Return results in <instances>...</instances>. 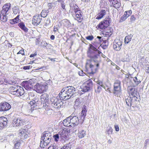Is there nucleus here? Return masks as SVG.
I'll return each instance as SVG.
<instances>
[{"instance_id": "obj_1", "label": "nucleus", "mask_w": 149, "mask_h": 149, "mask_svg": "<svg viewBox=\"0 0 149 149\" xmlns=\"http://www.w3.org/2000/svg\"><path fill=\"white\" fill-rule=\"evenodd\" d=\"M89 46L87 52V55L88 57L90 58L89 61H93L95 63L96 67L99 68L100 64L101 62V57L100 54H101L102 57L104 58L105 57V56L98 49L99 47L97 49L92 44H90Z\"/></svg>"}, {"instance_id": "obj_2", "label": "nucleus", "mask_w": 149, "mask_h": 149, "mask_svg": "<svg viewBox=\"0 0 149 149\" xmlns=\"http://www.w3.org/2000/svg\"><path fill=\"white\" fill-rule=\"evenodd\" d=\"M86 112L87 107L86 106L84 105L82 107L80 117L79 118L76 116H72V115H71L70 116V120H71V127H74L77 126L79 124V122L81 123H83L85 118Z\"/></svg>"}, {"instance_id": "obj_3", "label": "nucleus", "mask_w": 149, "mask_h": 149, "mask_svg": "<svg viewBox=\"0 0 149 149\" xmlns=\"http://www.w3.org/2000/svg\"><path fill=\"white\" fill-rule=\"evenodd\" d=\"M73 10L75 15V19L79 23H81L83 19L84 16L83 13L77 5L74 3Z\"/></svg>"}, {"instance_id": "obj_4", "label": "nucleus", "mask_w": 149, "mask_h": 149, "mask_svg": "<svg viewBox=\"0 0 149 149\" xmlns=\"http://www.w3.org/2000/svg\"><path fill=\"white\" fill-rule=\"evenodd\" d=\"M27 120L26 119L19 116L15 118L13 120L11 126L13 127L21 126L25 124Z\"/></svg>"}, {"instance_id": "obj_5", "label": "nucleus", "mask_w": 149, "mask_h": 149, "mask_svg": "<svg viewBox=\"0 0 149 149\" xmlns=\"http://www.w3.org/2000/svg\"><path fill=\"white\" fill-rule=\"evenodd\" d=\"M41 101H40L38 97H35L30 101L29 104L31 107V111L36 109L40 107H43L42 104H41Z\"/></svg>"}, {"instance_id": "obj_6", "label": "nucleus", "mask_w": 149, "mask_h": 149, "mask_svg": "<svg viewBox=\"0 0 149 149\" xmlns=\"http://www.w3.org/2000/svg\"><path fill=\"white\" fill-rule=\"evenodd\" d=\"M113 92L116 96L120 97L121 93V82L118 80H116L114 83Z\"/></svg>"}, {"instance_id": "obj_7", "label": "nucleus", "mask_w": 149, "mask_h": 149, "mask_svg": "<svg viewBox=\"0 0 149 149\" xmlns=\"http://www.w3.org/2000/svg\"><path fill=\"white\" fill-rule=\"evenodd\" d=\"M47 85V84L46 83L40 84L37 83L34 86V87L37 92L41 93L45 92L47 90L48 88Z\"/></svg>"}, {"instance_id": "obj_8", "label": "nucleus", "mask_w": 149, "mask_h": 149, "mask_svg": "<svg viewBox=\"0 0 149 149\" xmlns=\"http://www.w3.org/2000/svg\"><path fill=\"white\" fill-rule=\"evenodd\" d=\"M111 22V19L109 17V16H108L105 18L103 21L101 22L97 25V27L98 29H104L107 28L109 26Z\"/></svg>"}, {"instance_id": "obj_9", "label": "nucleus", "mask_w": 149, "mask_h": 149, "mask_svg": "<svg viewBox=\"0 0 149 149\" xmlns=\"http://www.w3.org/2000/svg\"><path fill=\"white\" fill-rule=\"evenodd\" d=\"M88 61L89 63H86V71L89 73L90 74H93L96 72L98 68L96 67V68H95L94 65L91 64V62L92 61H89V60Z\"/></svg>"}, {"instance_id": "obj_10", "label": "nucleus", "mask_w": 149, "mask_h": 149, "mask_svg": "<svg viewBox=\"0 0 149 149\" xmlns=\"http://www.w3.org/2000/svg\"><path fill=\"white\" fill-rule=\"evenodd\" d=\"M52 134L48 132H44L42 134L41 138L42 139L43 143L47 145L51 141L52 139Z\"/></svg>"}, {"instance_id": "obj_11", "label": "nucleus", "mask_w": 149, "mask_h": 149, "mask_svg": "<svg viewBox=\"0 0 149 149\" xmlns=\"http://www.w3.org/2000/svg\"><path fill=\"white\" fill-rule=\"evenodd\" d=\"M93 86L92 81L91 79H89L86 81L85 84L83 85V88H81V91L84 92H88L92 89Z\"/></svg>"}, {"instance_id": "obj_12", "label": "nucleus", "mask_w": 149, "mask_h": 149, "mask_svg": "<svg viewBox=\"0 0 149 149\" xmlns=\"http://www.w3.org/2000/svg\"><path fill=\"white\" fill-rule=\"evenodd\" d=\"M49 96L47 93L42 94L40 96L41 104H42L43 107L48 106L49 104Z\"/></svg>"}, {"instance_id": "obj_13", "label": "nucleus", "mask_w": 149, "mask_h": 149, "mask_svg": "<svg viewBox=\"0 0 149 149\" xmlns=\"http://www.w3.org/2000/svg\"><path fill=\"white\" fill-rule=\"evenodd\" d=\"M9 122L6 118L0 117V130L8 126Z\"/></svg>"}, {"instance_id": "obj_14", "label": "nucleus", "mask_w": 149, "mask_h": 149, "mask_svg": "<svg viewBox=\"0 0 149 149\" xmlns=\"http://www.w3.org/2000/svg\"><path fill=\"white\" fill-rule=\"evenodd\" d=\"M68 88L66 91L67 94L70 98L71 97H73L76 96L75 89L73 86H68Z\"/></svg>"}, {"instance_id": "obj_15", "label": "nucleus", "mask_w": 149, "mask_h": 149, "mask_svg": "<svg viewBox=\"0 0 149 149\" xmlns=\"http://www.w3.org/2000/svg\"><path fill=\"white\" fill-rule=\"evenodd\" d=\"M122 42L119 40H115L113 42V48L116 51H119L121 48Z\"/></svg>"}, {"instance_id": "obj_16", "label": "nucleus", "mask_w": 149, "mask_h": 149, "mask_svg": "<svg viewBox=\"0 0 149 149\" xmlns=\"http://www.w3.org/2000/svg\"><path fill=\"white\" fill-rule=\"evenodd\" d=\"M11 108V105L7 102L3 103L0 105V111H6Z\"/></svg>"}, {"instance_id": "obj_17", "label": "nucleus", "mask_w": 149, "mask_h": 149, "mask_svg": "<svg viewBox=\"0 0 149 149\" xmlns=\"http://www.w3.org/2000/svg\"><path fill=\"white\" fill-rule=\"evenodd\" d=\"M11 6V5L10 3H7L4 4L2 7V10L1 12V14L2 15L8 14L7 12L10 9Z\"/></svg>"}, {"instance_id": "obj_18", "label": "nucleus", "mask_w": 149, "mask_h": 149, "mask_svg": "<svg viewBox=\"0 0 149 149\" xmlns=\"http://www.w3.org/2000/svg\"><path fill=\"white\" fill-rule=\"evenodd\" d=\"M12 94L19 97L24 94V92L23 88L20 86L15 92H13Z\"/></svg>"}, {"instance_id": "obj_19", "label": "nucleus", "mask_w": 149, "mask_h": 149, "mask_svg": "<svg viewBox=\"0 0 149 149\" xmlns=\"http://www.w3.org/2000/svg\"><path fill=\"white\" fill-rule=\"evenodd\" d=\"M109 1L112 3V5H111V7H114L117 9L120 7L121 6V2L120 0H109Z\"/></svg>"}, {"instance_id": "obj_20", "label": "nucleus", "mask_w": 149, "mask_h": 149, "mask_svg": "<svg viewBox=\"0 0 149 149\" xmlns=\"http://www.w3.org/2000/svg\"><path fill=\"white\" fill-rule=\"evenodd\" d=\"M26 130L25 129H21L19 130V132L18 134L19 136L22 139H26L28 136V134L26 133Z\"/></svg>"}, {"instance_id": "obj_21", "label": "nucleus", "mask_w": 149, "mask_h": 149, "mask_svg": "<svg viewBox=\"0 0 149 149\" xmlns=\"http://www.w3.org/2000/svg\"><path fill=\"white\" fill-rule=\"evenodd\" d=\"M41 20V18H39V16H34L32 20V24L34 26H37L40 24Z\"/></svg>"}, {"instance_id": "obj_22", "label": "nucleus", "mask_w": 149, "mask_h": 149, "mask_svg": "<svg viewBox=\"0 0 149 149\" xmlns=\"http://www.w3.org/2000/svg\"><path fill=\"white\" fill-rule=\"evenodd\" d=\"M70 118V117L69 116L63 120V123L64 126L67 127H71Z\"/></svg>"}, {"instance_id": "obj_23", "label": "nucleus", "mask_w": 149, "mask_h": 149, "mask_svg": "<svg viewBox=\"0 0 149 149\" xmlns=\"http://www.w3.org/2000/svg\"><path fill=\"white\" fill-rule=\"evenodd\" d=\"M106 10H105L102 9L97 15L96 19H99L102 18L106 14Z\"/></svg>"}, {"instance_id": "obj_24", "label": "nucleus", "mask_w": 149, "mask_h": 149, "mask_svg": "<svg viewBox=\"0 0 149 149\" xmlns=\"http://www.w3.org/2000/svg\"><path fill=\"white\" fill-rule=\"evenodd\" d=\"M18 26L24 32L26 33L28 31V29L26 27L24 22H20L18 24Z\"/></svg>"}, {"instance_id": "obj_25", "label": "nucleus", "mask_w": 149, "mask_h": 149, "mask_svg": "<svg viewBox=\"0 0 149 149\" xmlns=\"http://www.w3.org/2000/svg\"><path fill=\"white\" fill-rule=\"evenodd\" d=\"M31 83V81H24L22 83L23 85L26 88L30 89L32 88L33 87Z\"/></svg>"}, {"instance_id": "obj_26", "label": "nucleus", "mask_w": 149, "mask_h": 149, "mask_svg": "<svg viewBox=\"0 0 149 149\" xmlns=\"http://www.w3.org/2000/svg\"><path fill=\"white\" fill-rule=\"evenodd\" d=\"M19 15H18L16 17L13 19L10 20V23L12 24H14L18 23L19 22H21V20L19 19Z\"/></svg>"}, {"instance_id": "obj_27", "label": "nucleus", "mask_w": 149, "mask_h": 149, "mask_svg": "<svg viewBox=\"0 0 149 149\" xmlns=\"http://www.w3.org/2000/svg\"><path fill=\"white\" fill-rule=\"evenodd\" d=\"M129 90L131 91V95L132 97H136L139 94V93L137 91V90L135 88H132Z\"/></svg>"}, {"instance_id": "obj_28", "label": "nucleus", "mask_w": 149, "mask_h": 149, "mask_svg": "<svg viewBox=\"0 0 149 149\" xmlns=\"http://www.w3.org/2000/svg\"><path fill=\"white\" fill-rule=\"evenodd\" d=\"M59 97L60 99H62L64 101L70 98L68 95L67 94L66 91L60 95Z\"/></svg>"}, {"instance_id": "obj_29", "label": "nucleus", "mask_w": 149, "mask_h": 149, "mask_svg": "<svg viewBox=\"0 0 149 149\" xmlns=\"http://www.w3.org/2000/svg\"><path fill=\"white\" fill-rule=\"evenodd\" d=\"M72 145V142H70L64 145V146L60 149H71Z\"/></svg>"}, {"instance_id": "obj_30", "label": "nucleus", "mask_w": 149, "mask_h": 149, "mask_svg": "<svg viewBox=\"0 0 149 149\" xmlns=\"http://www.w3.org/2000/svg\"><path fill=\"white\" fill-rule=\"evenodd\" d=\"M59 99L56 97H54L51 98L50 100L51 103L52 105V106L54 107V105H55Z\"/></svg>"}, {"instance_id": "obj_31", "label": "nucleus", "mask_w": 149, "mask_h": 149, "mask_svg": "<svg viewBox=\"0 0 149 149\" xmlns=\"http://www.w3.org/2000/svg\"><path fill=\"white\" fill-rule=\"evenodd\" d=\"M132 104L133 106H132V107H134V106H136V105L138 104V102L139 100H137L138 98L137 97H132Z\"/></svg>"}, {"instance_id": "obj_32", "label": "nucleus", "mask_w": 149, "mask_h": 149, "mask_svg": "<svg viewBox=\"0 0 149 149\" xmlns=\"http://www.w3.org/2000/svg\"><path fill=\"white\" fill-rule=\"evenodd\" d=\"M132 97H128L127 98L125 99L126 103L127 105L128 106L131 107L132 105Z\"/></svg>"}, {"instance_id": "obj_33", "label": "nucleus", "mask_w": 149, "mask_h": 149, "mask_svg": "<svg viewBox=\"0 0 149 149\" xmlns=\"http://www.w3.org/2000/svg\"><path fill=\"white\" fill-rule=\"evenodd\" d=\"M86 131L84 130H82L79 132L78 137L80 139L83 138L86 136Z\"/></svg>"}, {"instance_id": "obj_34", "label": "nucleus", "mask_w": 149, "mask_h": 149, "mask_svg": "<svg viewBox=\"0 0 149 149\" xmlns=\"http://www.w3.org/2000/svg\"><path fill=\"white\" fill-rule=\"evenodd\" d=\"M132 36L131 34L125 37L124 42L125 44H128L131 40Z\"/></svg>"}, {"instance_id": "obj_35", "label": "nucleus", "mask_w": 149, "mask_h": 149, "mask_svg": "<svg viewBox=\"0 0 149 149\" xmlns=\"http://www.w3.org/2000/svg\"><path fill=\"white\" fill-rule=\"evenodd\" d=\"M48 13V10H43L41 13V17H45L47 16Z\"/></svg>"}, {"instance_id": "obj_36", "label": "nucleus", "mask_w": 149, "mask_h": 149, "mask_svg": "<svg viewBox=\"0 0 149 149\" xmlns=\"http://www.w3.org/2000/svg\"><path fill=\"white\" fill-rule=\"evenodd\" d=\"M6 15V14L2 15L1 13L0 14L1 20L3 22H5L7 20L8 17Z\"/></svg>"}, {"instance_id": "obj_37", "label": "nucleus", "mask_w": 149, "mask_h": 149, "mask_svg": "<svg viewBox=\"0 0 149 149\" xmlns=\"http://www.w3.org/2000/svg\"><path fill=\"white\" fill-rule=\"evenodd\" d=\"M20 86H14L11 87L10 88V91L11 92V94H12L13 92H15L17 90V88Z\"/></svg>"}, {"instance_id": "obj_38", "label": "nucleus", "mask_w": 149, "mask_h": 149, "mask_svg": "<svg viewBox=\"0 0 149 149\" xmlns=\"http://www.w3.org/2000/svg\"><path fill=\"white\" fill-rule=\"evenodd\" d=\"M23 143L22 140H20L19 141H17V143L15 144L14 148L15 149H18L19 148L20 145Z\"/></svg>"}, {"instance_id": "obj_39", "label": "nucleus", "mask_w": 149, "mask_h": 149, "mask_svg": "<svg viewBox=\"0 0 149 149\" xmlns=\"http://www.w3.org/2000/svg\"><path fill=\"white\" fill-rule=\"evenodd\" d=\"M104 38L102 37H100L99 36H97L96 39V41H97V42L99 43L100 45L101 44H102Z\"/></svg>"}, {"instance_id": "obj_40", "label": "nucleus", "mask_w": 149, "mask_h": 149, "mask_svg": "<svg viewBox=\"0 0 149 149\" xmlns=\"http://www.w3.org/2000/svg\"><path fill=\"white\" fill-rule=\"evenodd\" d=\"M61 102V99H59L58 101L56 102V104H55V105H54V107L56 108H60L61 107V104L60 102Z\"/></svg>"}, {"instance_id": "obj_41", "label": "nucleus", "mask_w": 149, "mask_h": 149, "mask_svg": "<svg viewBox=\"0 0 149 149\" xmlns=\"http://www.w3.org/2000/svg\"><path fill=\"white\" fill-rule=\"evenodd\" d=\"M133 81L136 85H138L141 83L140 80L135 77L134 78Z\"/></svg>"}, {"instance_id": "obj_42", "label": "nucleus", "mask_w": 149, "mask_h": 149, "mask_svg": "<svg viewBox=\"0 0 149 149\" xmlns=\"http://www.w3.org/2000/svg\"><path fill=\"white\" fill-rule=\"evenodd\" d=\"M127 18V17L126 16L125 14H124L120 18L119 21V22H122L125 21Z\"/></svg>"}, {"instance_id": "obj_43", "label": "nucleus", "mask_w": 149, "mask_h": 149, "mask_svg": "<svg viewBox=\"0 0 149 149\" xmlns=\"http://www.w3.org/2000/svg\"><path fill=\"white\" fill-rule=\"evenodd\" d=\"M53 137L54 140L56 142H57L59 138V135L58 134H56L53 135Z\"/></svg>"}, {"instance_id": "obj_44", "label": "nucleus", "mask_w": 149, "mask_h": 149, "mask_svg": "<svg viewBox=\"0 0 149 149\" xmlns=\"http://www.w3.org/2000/svg\"><path fill=\"white\" fill-rule=\"evenodd\" d=\"M130 58L128 55H126L125 57L123 59L122 61L123 62H128L130 61Z\"/></svg>"}, {"instance_id": "obj_45", "label": "nucleus", "mask_w": 149, "mask_h": 149, "mask_svg": "<svg viewBox=\"0 0 149 149\" xmlns=\"http://www.w3.org/2000/svg\"><path fill=\"white\" fill-rule=\"evenodd\" d=\"M68 88V87L67 86L64 88L63 89H62L61 92L59 94V95L60 96L63 93L65 92L66 91H67V89Z\"/></svg>"}, {"instance_id": "obj_46", "label": "nucleus", "mask_w": 149, "mask_h": 149, "mask_svg": "<svg viewBox=\"0 0 149 149\" xmlns=\"http://www.w3.org/2000/svg\"><path fill=\"white\" fill-rule=\"evenodd\" d=\"M97 89H95V91L96 93H99L102 89L101 86L99 85H97Z\"/></svg>"}, {"instance_id": "obj_47", "label": "nucleus", "mask_w": 149, "mask_h": 149, "mask_svg": "<svg viewBox=\"0 0 149 149\" xmlns=\"http://www.w3.org/2000/svg\"><path fill=\"white\" fill-rule=\"evenodd\" d=\"M132 13V11L131 10H130L128 11H126L125 12L124 14H125L126 16L127 17V18L129 16L131 15Z\"/></svg>"}, {"instance_id": "obj_48", "label": "nucleus", "mask_w": 149, "mask_h": 149, "mask_svg": "<svg viewBox=\"0 0 149 149\" xmlns=\"http://www.w3.org/2000/svg\"><path fill=\"white\" fill-rule=\"evenodd\" d=\"M108 45V44H101V45H100V47H101L104 49H105L107 48Z\"/></svg>"}, {"instance_id": "obj_49", "label": "nucleus", "mask_w": 149, "mask_h": 149, "mask_svg": "<svg viewBox=\"0 0 149 149\" xmlns=\"http://www.w3.org/2000/svg\"><path fill=\"white\" fill-rule=\"evenodd\" d=\"M19 10V8L18 7H15L13 8V11L15 14H16L18 11Z\"/></svg>"}, {"instance_id": "obj_50", "label": "nucleus", "mask_w": 149, "mask_h": 149, "mask_svg": "<svg viewBox=\"0 0 149 149\" xmlns=\"http://www.w3.org/2000/svg\"><path fill=\"white\" fill-rule=\"evenodd\" d=\"M58 1L59 2H61V5L62 8L63 9H65V6L64 1L62 0H58Z\"/></svg>"}, {"instance_id": "obj_51", "label": "nucleus", "mask_w": 149, "mask_h": 149, "mask_svg": "<svg viewBox=\"0 0 149 149\" xmlns=\"http://www.w3.org/2000/svg\"><path fill=\"white\" fill-rule=\"evenodd\" d=\"M86 39L89 40H92L94 38V37L92 35L88 36L85 38Z\"/></svg>"}, {"instance_id": "obj_52", "label": "nucleus", "mask_w": 149, "mask_h": 149, "mask_svg": "<svg viewBox=\"0 0 149 149\" xmlns=\"http://www.w3.org/2000/svg\"><path fill=\"white\" fill-rule=\"evenodd\" d=\"M97 84H99L98 85H99L100 86H101L102 87H103L104 89H105L104 86L102 82L100 81L99 80L97 81Z\"/></svg>"}, {"instance_id": "obj_53", "label": "nucleus", "mask_w": 149, "mask_h": 149, "mask_svg": "<svg viewBox=\"0 0 149 149\" xmlns=\"http://www.w3.org/2000/svg\"><path fill=\"white\" fill-rule=\"evenodd\" d=\"M136 18L134 15H132L130 17V20L131 22H133L136 20Z\"/></svg>"}, {"instance_id": "obj_54", "label": "nucleus", "mask_w": 149, "mask_h": 149, "mask_svg": "<svg viewBox=\"0 0 149 149\" xmlns=\"http://www.w3.org/2000/svg\"><path fill=\"white\" fill-rule=\"evenodd\" d=\"M32 67V66L31 65H27L26 66H24L22 68H23V69L25 70H29L30 68H31Z\"/></svg>"}, {"instance_id": "obj_55", "label": "nucleus", "mask_w": 149, "mask_h": 149, "mask_svg": "<svg viewBox=\"0 0 149 149\" xmlns=\"http://www.w3.org/2000/svg\"><path fill=\"white\" fill-rule=\"evenodd\" d=\"M59 148L56 146H50L49 147V148L50 149H59Z\"/></svg>"}, {"instance_id": "obj_56", "label": "nucleus", "mask_w": 149, "mask_h": 149, "mask_svg": "<svg viewBox=\"0 0 149 149\" xmlns=\"http://www.w3.org/2000/svg\"><path fill=\"white\" fill-rule=\"evenodd\" d=\"M21 54L22 55H24V49H22L19 51L17 53V54Z\"/></svg>"}, {"instance_id": "obj_57", "label": "nucleus", "mask_w": 149, "mask_h": 149, "mask_svg": "<svg viewBox=\"0 0 149 149\" xmlns=\"http://www.w3.org/2000/svg\"><path fill=\"white\" fill-rule=\"evenodd\" d=\"M41 46L42 47H45L47 46V44L45 42H41Z\"/></svg>"}, {"instance_id": "obj_58", "label": "nucleus", "mask_w": 149, "mask_h": 149, "mask_svg": "<svg viewBox=\"0 0 149 149\" xmlns=\"http://www.w3.org/2000/svg\"><path fill=\"white\" fill-rule=\"evenodd\" d=\"M146 73H149V65H147L146 68Z\"/></svg>"}, {"instance_id": "obj_59", "label": "nucleus", "mask_w": 149, "mask_h": 149, "mask_svg": "<svg viewBox=\"0 0 149 149\" xmlns=\"http://www.w3.org/2000/svg\"><path fill=\"white\" fill-rule=\"evenodd\" d=\"M114 128L115 129V130L117 132H118L119 130V128L118 125H114Z\"/></svg>"}, {"instance_id": "obj_60", "label": "nucleus", "mask_w": 149, "mask_h": 149, "mask_svg": "<svg viewBox=\"0 0 149 149\" xmlns=\"http://www.w3.org/2000/svg\"><path fill=\"white\" fill-rule=\"evenodd\" d=\"M53 3H48V6L49 7V9H51L52 7Z\"/></svg>"}, {"instance_id": "obj_61", "label": "nucleus", "mask_w": 149, "mask_h": 149, "mask_svg": "<svg viewBox=\"0 0 149 149\" xmlns=\"http://www.w3.org/2000/svg\"><path fill=\"white\" fill-rule=\"evenodd\" d=\"M50 20L49 18H47V19L46 20L45 22V24L46 25H49L50 23Z\"/></svg>"}, {"instance_id": "obj_62", "label": "nucleus", "mask_w": 149, "mask_h": 149, "mask_svg": "<svg viewBox=\"0 0 149 149\" xmlns=\"http://www.w3.org/2000/svg\"><path fill=\"white\" fill-rule=\"evenodd\" d=\"M149 143V139H146L145 141V143L144 144V146L145 147L147 146V144H148Z\"/></svg>"}, {"instance_id": "obj_63", "label": "nucleus", "mask_w": 149, "mask_h": 149, "mask_svg": "<svg viewBox=\"0 0 149 149\" xmlns=\"http://www.w3.org/2000/svg\"><path fill=\"white\" fill-rule=\"evenodd\" d=\"M61 102H60L61 104V107H64L65 105V103L64 102H62V101L61 100H62V99H61Z\"/></svg>"}, {"instance_id": "obj_64", "label": "nucleus", "mask_w": 149, "mask_h": 149, "mask_svg": "<svg viewBox=\"0 0 149 149\" xmlns=\"http://www.w3.org/2000/svg\"><path fill=\"white\" fill-rule=\"evenodd\" d=\"M37 55V53L36 52H35L34 54H31L30 56V57L31 58Z\"/></svg>"}]
</instances>
